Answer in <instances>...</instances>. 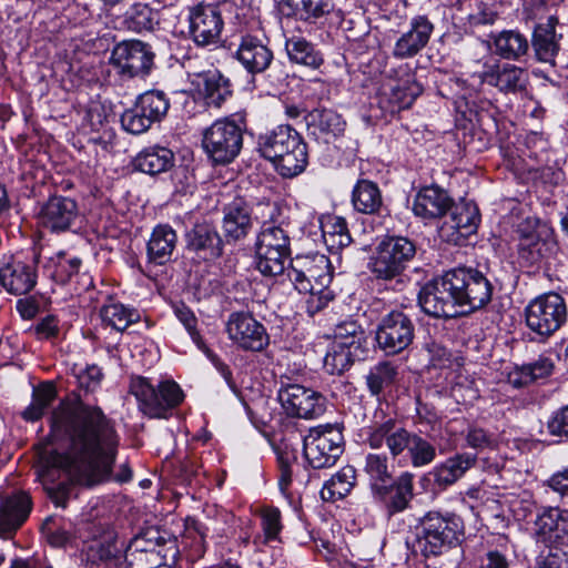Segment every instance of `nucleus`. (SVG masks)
Segmentation results:
<instances>
[{
  "label": "nucleus",
  "instance_id": "obj_1",
  "mask_svg": "<svg viewBox=\"0 0 568 568\" xmlns=\"http://www.w3.org/2000/svg\"><path fill=\"white\" fill-rule=\"evenodd\" d=\"M53 428L64 436L65 452L42 450L37 474L52 503L64 508L73 485L65 481L55 485L60 471L88 487L108 480L115 462L119 436L112 420L100 407L83 403L55 417Z\"/></svg>",
  "mask_w": 568,
  "mask_h": 568
},
{
  "label": "nucleus",
  "instance_id": "obj_2",
  "mask_svg": "<svg viewBox=\"0 0 568 568\" xmlns=\"http://www.w3.org/2000/svg\"><path fill=\"white\" fill-rule=\"evenodd\" d=\"M366 443L373 449L386 446L393 458L408 452L414 467H424L436 458V447L426 438L406 429L396 418L375 419L368 427Z\"/></svg>",
  "mask_w": 568,
  "mask_h": 568
},
{
  "label": "nucleus",
  "instance_id": "obj_3",
  "mask_svg": "<svg viewBox=\"0 0 568 568\" xmlns=\"http://www.w3.org/2000/svg\"><path fill=\"white\" fill-rule=\"evenodd\" d=\"M257 150L264 159L274 164L283 178H294L301 174L308 163L306 143L300 133L290 125H278L260 134Z\"/></svg>",
  "mask_w": 568,
  "mask_h": 568
},
{
  "label": "nucleus",
  "instance_id": "obj_4",
  "mask_svg": "<svg viewBox=\"0 0 568 568\" xmlns=\"http://www.w3.org/2000/svg\"><path fill=\"white\" fill-rule=\"evenodd\" d=\"M416 545L425 557H438L456 547L464 536V520L455 513L429 510L415 527Z\"/></svg>",
  "mask_w": 568,
  "mask_h": 568
},
{
  "label": "nucleus",
  "instance_id": "obj_5",
  "mask_svg": "<svg viewBox=\"0 0 568 568\" xmlns=\"http://www.w3.org/2000/svg\"><path fill=\"white\" fill-rule=\"evenodd\" d=\"M130 393L138 400L139 409L150 418H169L184 400V393L174 381H162L154 386L148 378L135 376L131 378Z\"/></svg>",
  "mask_w": 568,
  "mask_h": 568
},
{
  "label": "nucleus",
  "instance_id": "obj_6",
  "mask_svg": "<svg viewBox=\"0 0 568 568\" xmlns=\"http://www.w3.org/2000/svg\"><path fill=\"white\" fill-rule=\"evenodd\" d=\"M291 255L287 231L272 221H264L256 240V267L264 275H282Z\"/></svg>",
  "mask_w": 568,
  "mask_h": 568
},
{
  "label": "nucleus",
  "instance_id": "obj_7",
  "mask_svg": "<svg viewBox=\"0 0 568 568\" xmlns=\"http://www.w3.org/2000/svg\"><path fill=\"white\" fill-rule=\"evenodd\" d=\"M123 548L124 541H120L115 532H108L102 540L90 546V568H155L161 565L160 554L149 556L145 552H136L129 556Z\"/></svg>",
  "mask_w": 568,
  "mask_h": 568
},
{
  "label": "nucleus",
  "instance_id": "obj_8",
  "mask_svg": "<svg viewBox=\"0 0 568 568\" xmlns=\"http://www.w3.org/2000/svg\"><path fill=\"white\" fill-rule=\"evenodd\" d=\"M416 255L415 243L405 236H388L375 248L369 270L376 278L390 281L399 276Z\"/></svg>",
  "mask_w": 568,
  "mask_h": 568
},
{
  "label": "nucleus",
  "instance_id": "obj_9",
  "mask_svg": "<svg viewBox=\"0 0 568 568\" xmlns=\"http://www.w3.org/2000/svg\"><path fill=\"white\" fill-rule=\"evenodd\" d=\"M458 307L474 312L486 306L493 296V284L486 275L474 267H455L446 271Z\"/></svg>",
  "mask_w": 568,
  "mask_h": 568
},
{
  "label": "nucleus",
  "instance_id": "obj_10",
  "mask_svg": "<svg viewBox=\"0 0 568 568\" xmlns=\"http://www.w3.org/2000/svg\"><path fill=\"white\" fill-rule=\"evenodd\" d=\"M242 145V126L227 118L216 120L203 132V150L215 164L231 163L240 154Z\"/></svg>",
  "mask_w": 568,
  "mask_h": 568
},
{
  "label": "nucleus",
  "instance_id": "obj_11",
  "mask_svg": "<svg viewBox=\"0 0 568 568\" xmlns=\"http://www.w3.org/2000/svg\"><path fill=\"white\" fill-rule=\"evenodd\" d=\"M567 305L557 293L537 296L525 308V321L528 328L542 338H548L567 321Z\"/></svg>",
  "mask_w": 568,
  "mask_h": 568
},
{
  "label": "nucleus",
  "instance_id": "obj_12",
  "mask_svg": "<svg viewBox=\"0 0 568 568\" xmlns=\"http://www.w3.org/2000/svg\"><path fill=\"white\" fill-rule=\"evenodd\" d=\"M343 452V434L331 425L312 428L303 439L304 457L314 469L334 466Z\"/></svg>",
  "mask_w": 568,
  "mask_h": 568
},
{
  "label": "nucleus",
  "instance_id": "obj_13",
  "mask_svg": "<svg viewBox=\"0 0 568 568\" xmlns=\"http://www.w3.org/2000/svg\"><path fill=\"white\" fill-rule=\"evenodd\" d=\"M154 52L150 44L140 40L118 43L110 57V63L124 80L144 78L153 67Z\"/></svg>",
  "mask_w": 568,
  "mask_h": 568
},
{
  "label": "nucleus",
  "instance_id": "obj_14",
  "mask_svg": "<svg viewBox=\"0 0 568 568\" xmlns=\"http://www.w3.org/2000/svg\"><path fill=\"white\" fill-rule=\"evenodd\" d=\"M415 325L409 315L393 310L382 316L376 328V342L386 355H396L413 343Z\"/></svg>",
  "mask_w": 568,
  "mask_h": 568
},
{
  "label": "nucleus",
  "instance_id": "obj_15",
  "mask_svg": "<svg viewBox=\"0 0 568 568\" xmlns=\"http://www.w3.org/2000/svg\"><path fill=\"white\" fill-rule=\"evenodd\" d=\"M278 400L292 417L317 418L326 409V398L320 392L300 384H283L278 390Z\"/></svg>",
  "mask_w": 568,
  "mask_h": 568
},
{
  "label": "nucleus",
  "instance_id": "obj_16",
  "mask_svg": "<svg viewBox=\"0 0 568 568\" xmlns=\"http://www.w3.org/2000/svg\"><path fill=\"white\" fill-rule=\"evenodd\" d=\"M447 273L427 282L418 293V305L428 316L450 318L458 314L457 302Z\"/></svg>",
  "mask_w": 568,
  "mask_h": 568
},
{
  "label": "nucleus",
  "instance_id": "obj_17",
  "mask_svg": "<svg viewBox=\"0 0 568 568\" xmlns=\"http://www.w3.org/2000/svg\"><path fill=\"white\" fill-rule=\"evenodd\" d=\"M328 266L329 261L325 255L300 256L293 261L287 276L298 292L312 291L329 285L332 274Z\"/></svg>",
  "mask_w": 568,
  "mask_h": 568
},
{
  "label": "nucleus",
  "instance_id": "obj_18",
  "mask_svg": "<svg viewBox=\"0 0 568 568\" xmlns=\"http://www.w3.org/2000/svg\"><path fill=\"white\" fill-rule=\"evenodd\" d=\"M229 338L244 351L261 352L270 342L265 327L251 314L232 313L226 323Z\"/></svg>",
  "mask_w": 568,
  "mask_h": 568
},
{
  "label": "nucleus",
  "instance_id": "obj_19",
  "mask_svg": "<svg viewBox=\"0 0 568 568\" xmlns=\"http://www.w3.org/2000/svg\"><path fill=\"white\" fill-rule=\"evenodd\" d=\"M224 21L221 11L212 4H199L190 9L189 34L199 47L217 44Z\"/></svg>",
  "mask_w": 568,
  "mask_h": 568
},
{
  "label": "nucleus",
  "instance_id": "obj_20",
  "mask_svg": "<svg viewBox=\"0 0 568 568\" xmlns=\"http://www.w3.org/2000/svg\"><path fill=\"white\" fill-rule=\"evenodd\" d=\"M518 252L528 263H538L548 251L552 239L551 227L540 220L527 219L518 226Z\"/></svg>",
  "mask_w": 568,
  "mask_h": 568
},
{
  "label": "nucleus",
  "instance_id": "obj_21",
  "mask_svg": "<svg viewBox=\"0 0 568 568\" xmlns=\"http://www.w3.org/2000/svg\"><path fill=\"white\" fill-rule=\"evenodd\" d=\"M79 217L77 202L68 196L54 195L41 206L39 224L53 233L69 231Z\"/></svg>",
  "mask_w": 568,
  "mask_h": 568
},
{
  "label": "nucleus",
  "instance_id": "obj_22",
  "mask_svg": "<svg viewBox=\"0 0 568 568\" xmlns=\"http://www.w3.org/2000/svg\"><path fill=\"white\" fill-rule=\"evenodd\" d=\"M37 258L19 260L10 257L0 266V284L10 294L23 295L37 284Z\"/></svg>",
  "mask_w": 568,
  "mask_h": 568
},
{
  "label": "nucleus",
  "instance_id": "obj_23",
  "mask_svg": "<svg viewBox=\"0 0 568 568\" xmlns=\"http://www.w3.org/2000/svg\"><path fill=\"white\" fill-rule=\"evenodd\" d=\"M529 77L526 69L509 62H496L486 65L485 71L479 74V83H487L495 87L499 92L516 94L526 90Z\"/></svg>",
  "mask_w": 568,
  "mask_h": 568
},
{
  "label": "nucleus",
  "instance_id": "obj_24",
  "mask_svg": "<svg viewBox=\"0 0 568 568\" xmlns=\"http://www.w3.org/2000/svg\"><path fill=\"white\" fill-rule=\"evenodd\" d=\"M374 498L382 503L388 515H395L406 510L414 498V475L403 471L390 484L376 486L372 491Z\"/></svg>",
  "mask_w": 568,
  "mask_h": 568
},
{
  "label": "nucleus",
  "instance_id": "obj_25",
  "mask_svg": "<svg viewBox=\"0 0 568 568\" xmlns=\"http://www.w3.org/2000/svg\"><path fill=\"white\" fill-rule=\"evenodd\" d=\"M304 120L308 135L323 143L335 141L344 134L346 128L343 116L332 109H314Z\"/></svg>",
  "mask_w": 568,
  "mask_h": 568
},
{
  "label": "nucleus",
  "instance_id": "obj_26",
  "mask_svg": "<svg viewBox=\"0 0 568 568\" xmlns=\"http://www.w3.org/2000/svg\"><path fill=\"white\" fill-rule=\"evenodd\" d=\"M409 30L404 32L395 42L393 55L397 59H408L417 55L429 42L434 24L426 16H416L410 20Z\"/></svg>",
  "mask_w": 568,
  "mask_h": 568
},
{
  "label": "nucleus",
  "instance_id": "obj_27",
  "mask_svg": "<svg viewBox=\"0 0 568 568\" xmlns=\"http://www.w3.org/2000/svg\"><path fill=\"white\" fill-rule=\"evenodd\" d=\"M536 535L542 541H552L568 547V509L542 507L535 520Z\"/></svg>",
  "mask_w": 568,
  "mask_h": 568
},
{
  "label": "nucleus",
  "instance_id": "obj_28",
  "mask_svg": "<svg viewBox=\"0 0 568 568\" xmlns=\"http://www.w3.org/2000/svg\"><path fill=\"white\" fill-rule=\"evenodd\" d=\"M31 511L30 497L24 493H14L0 501V537L11 538L27 520Z\"/></svg>",
  "mask_w": 568,
  "mask_h": 568
},
{
  "label": "nucleus",
  "instance_id": "obj_29",
  "mask_svg": "<svg viewBox=\"0 0 568 568\" xmlns=\"http://www.w3.org/2000/svg\"><path fill=\"white\" fill-rule=\"evenodd\" d=\"M453 207V199L439 186L423 187L413 202V212L416 216L432 220L444 216Z\"/></svg>",
  "mask_w": 568,
  "mask_h": 568
},
{
  "label": "nucleus",
  "instance_id": "obj_30",
  "mask_svg": "<svg viewBox=\"0 0 568 568\" xmlns=\"http://www.w3.org/2000/svg\"><path fill=\"white\" fill-rule=\"evenodd\" d=\"M557 18L549 17L546 22L538 23L532 31L530 48L536 59L542 63L555 64V58L560 50L561 36L556 33Z\"/></svg>",
  "mask_w": 568,
  "mask_h": 568
},
{
  "label": "nucleus",
  "instance_id": "obj_31",
  "mask_svg": "<svg viewBox=\"0 0 568 568\" xmlns=\"http://www.w3.org/2000/svg\"><path fill=\"white\" fill-rule=\"evenodd\" d=\"M237 61L252 73L264 72L273 60V52L256 37L244 36L235 52Z\"/></svg>",
  "mask_w": 568,
  "mask_h": 568
},
{
  "label": "nucleus",
  "instance_id": "obj_32",
  "mask_svg": "<svg viewBox=\"0 0 568 568\" xmlns=\"http://www.w3.org/2000/svg\"><path fill=\"white\" fill-rule=\"evenodd\" d=\"M178 243L176 232L169 224L156 225L146 243L148 263L162 266L172 261Z\"/></svg>",
  "mask_w": 568,
  "mask_h": 568
},
{
  "label": "nucleus",
  "instance_id": "obj_33",
  "mask_svg": "<svg viewBox=\"0 0 568 568\" xmlns=\"http://www.w3.org/2000/svg\"><path fill=\"white\" fill-rule=\"evenodd\" d=\"M186 245L203 258H216L222 254V239L209 223L195 224L186 233Z\"/></svg>",
  "mask_w": 568,
  "mask_h": 568
},
{
  "label": "nucleus",
  "instance_id": "obj_34",
  "mask_svg": "<svg viewBox=\"0 0 568 568\" xmlns=\"http://www.w3.org/2000/svg\"><path fill=\"white\" fill-rule=\"evenodd\" d=\"M449 211V217L442 226L443 233H447V236H453L456 232L459 236L466 237L476 232L480 215L475 203L467 202L456 205L453 203V207Z\"/></svg>",
  "mask_w": 568,
  "mask_h": 568
},
{
  "label": "nucleus",
  "instance_id": "obj_35",
  "mask_svg": "<svg viewBox=\"0 0 568 568\" xmlns=\"http://www.w3.org/2000/svg\"><path fill=\"white\" fill-rule=\"evenodd\" d=\"M476 462L477 457L475 454H457L435 466L430 475L438 487L446 488L459 480L468 469L475 466Z\"/></svg>",
  "mask_w": 568,
  "mask_h": 568
},
{
  "label": "nucleus",
  "instance_id": "obj_36",
  "mask_svg": "<svg viewBox=\"0 0 568 568\" xmlns=\"http://www.w3.org/2000/svg\"><path fill=\"white\" fill-rule=\"evenodd\" d=\"M251 229V213L242 201H234L225 207L222 230L226 242H236L244 239Z\"/></svg>",
  "mask_w": 568,
  "mask_h": 568
},
{
  "label": "nucleus",
  "instance_id": "obj_37",
  "mask_svg": "<svg viewBox=\"0 0 568 568\" xmlns=\"http://www.w3.org/2000/svg\"><path fill=\"white\" fill-rule=\"evenodd\" d=\"M334 8L333 0H281L278 11L287 18L315 22Z\"/></svg>",
  "mask_w": 568,
  "mask_h": 568
},
{
  "label": "nucleus",
  "instance_id": "obj_38",
  "mask_svg": "<svg viewBox=\"0 0 568 568\" xmlns=\"http://www.w3.org/2000/svg\"><path fill=\"white\" fill-rule=\"evenodd\" d=\"M495 53L504 60L521 62L528 57L530 42L518 30H504L494 38Z\"/></svg>",
  "mask_w": 568,
  "mask_h": 568
},
{
  "label": "nucleus",
  "instance_id": "obj_39",
  "mask_svg": "<svg viewBox=\"0 0 568 568\" xmlns=\"http://www.w3.org/2000/svg\"><path fill=\"white\" fill-rule=\"evenodd\" d=\"M200 93L207 106L221 108L232 97V83L217 70H210L200 75Z\"/></svg>",
  "mask_w": 568,
  "mask_h": 568
},
{
  "label": "nucleus",
  "instance_id": "obj_40",
  "mask_svg": "<svg viewBox=\"0 0 568 568\" xmlns=\"http://www.w3.org/2000/svg\"><path fill=\"white\" fill-rule=\"evenodd\" d=\"M134 165L143 173L160 174L174 165V153L165 146H148L135 156Z\"/></svg>",
  "mask_w": 568,
  "mask_h": 568
},
{
  "label": "nucleus",
  "instance_id": "obj_41",
  "mask_svg": "<svg viewBox=\"0 0 568 568\" xmlns=\"http://www.w3.org/2000/svg\"><path fill=\"white\" fill-rule=\"evenodd\" d=\"M353 207L363 214H377L383 206L378 185L366 179L358 180L352 191Z\"/></svg>",
  "mask_w": 568,
  "mask_h": 568
},
{
  "label": "nucleus",
  "instance_id": "obj_42",
  "mask_svg": "<svg viewBox=\"0 0 568 568\" xmlns=\"http://www.w3.org/2000/svg\"><path fill=\"white\" fill-rule=\"evenodd\" d=\"M356 484V469L351 465L342 467L321 489L324 501L334 503L346 497Z\"/></svg>",
  "mask_w": 568,
  "mask_h": 568
},
{
  "label": "nucleus",
  "instance_id": "obj_43",
  "mask_svg": "<svg viewBox=\"0 0 568 568\" xmlns=\"http://www.w3.org/2000/svg\"><path fill=\"white\" fill-rule=\"evenodd\" d=\"M554 368V361L548 356L540 355L534 362L518 367L513 374H510L509 382L515 387H523L538 379L550 376Z\"/></svg>",
  "mask_w": 568,
  "mask_h": 568
},
{
  "label": "nucleus",
  "instance_id": "obj_44",
  "mask_svg": "<svg viewBox=\"0 0 568 568\" xmlns=\"http://www.w3.org/2000/svg\"><path fill=\"white\" fill-rule=\"evenodd\" d=\"M57 397L55 384L51 381L43 382L33 388L32 400L23 409L21 416L27 422L39 420Z\"/></svg>",
  "mask_w": 568,
  "mask_h": 568
},
{
  "label": "nucleus",
  "instance_id": "obj_45",
  "mask_svg": "<svg viewBox=\"0 0 568 568\" xmlns=\"http://www.w3.org/2000/svg\"><path fill=\"white\" fill-rule=\"evenodd\" d=\"M285 49L290 60L294 63L318 68L323 63L322 54L315 47L301 37H292L286 40Z\"/></svg>",
  "mask_w": 568,
  "mask_h": 568
},
{
  "label": "nucleus",
  "instance_id": "obj_46",
  "mask_svg": "<svg viewBox=\"0 0 568 568\" xmlns=\"http://www.w3.org/2000/svg\"><path fill=\"white\" fill-rule=\"evenodd\" d=\"M364 473L368 476L372 491L376 486L390 483L393 479V466L385 453H368L365 456Z\"/></svg>",
  "mask_w": 568,
  "mask_h": 568
},
{
  "label": "nucleus",
  "instance_id": "obj_47",
  "mask_svg": "<svg viewBox=\"0 0 568 568\" xmlns=\"http://www.w3.org/2000/svg\"><path fill=\"white\" fill-rule=\"evenodd\" d=\"M397 376L398 367L395 364L388 361L379 362L366 376L368 390L372 395L378 396L396 383Z\"/></svg>",
  "mask_w": 568,
  "mask_h": 568
},
{
  "label": "nucleus",
  "instance_id": "obj_48",
  "mask_svg": "<svg viewBox=\"0 0 568 568\" xmlns=\"http://www.w3.org/2000/svg\"><path fill=\"white\" fill-rule=\"evenodd\" d=\"M124 23L134 32L151 31L159 23V13L146 3H134L124 14Z\"/></svg>",
  "mask_w": 568,
  "mask_h": 568
},
{
  "label": "nucleus",
  "instance_id": "obj_49",
  "mask_svg": "<svg viewBox=\"0 0 568 568\" xmlns=\"http://www.w3.org/2000/svg\"><path fill=\"white\" fill-rule=\"evenodd\" d=\"M354 363V352L349 344L332 343L323 362L324 369L332 375H341Z\"/></svg>",
  "mask_w": 568,
  "mask_h": 568
},
{
  "label": "nucleus",
  "instance_id": "obj_50",
  "mask_svg": "<svg viewBox=\"0 0 568 568\" xmlns=\"http://www.w3.org/2000/svg\"><path fill=\"white\" fill-rule=\"evenodd\" d=\"M102 321L115 331L123 332L140 320V314L120 303L104 305L100 312Z\"/></svg>",
  "mask_w": 568,
  "mask_h": 568
},
{
  "label": "nucleus",
  "instance_id": "obj_51",
  "mask_svg": "<svg viewBox=\"0 0 568 568\" xmlns=\"http://www.w3.org/2000/svg\"><path fill=\"white\" fill-rule=\"evenodd\" d=\"M136 102L153 123L160 122L170 109V100L161 90H149L140 94Z\"/></svg>",
  "mask_w": 568,
  "mask_h": 568
},
{
  "label": "nucleus",
  "instance_id": "obj_52",
  "mask_svg": "<svg viewBox=\"0 0 568 568\" xmlns=\"http://www.w3.org/2000/svg\"><path fill=\"white\" fill-rule=\"evenodd\" d=\"M390 90V100L395 102L399 109H406L422 94L423 87L413 75H408L407 79L400 80L393 85Z\"/></svg>",
  "mask_w": 568,
  "mask_h": 568
},
{
  "label": "nucleus",
  "instance_id": "obj_53",
  "mask_svg": "<svg viewBox=\"0 0 568 568\" xmlns=\"http://www.w3.org/2000/svg\"><path fill=\"white\" fill-rule=\"evenodd\" d=\"M80 266L79 257H67L62 252L51 257L45 265L48 270L52 268L51 276L59 283H65L72 275L78 274Z\"/></svg>",
  "mask_w": 568,
  "mask_h": 568
},
{
  "label": "nucleus",
  "instance_id": "obj_54",
  "mask_svg": "<svg viewBox=\"0 0 568 568\" xmlns=\"http://www.w3.org/2000/svg\"><path fill=\"white\" fill-rule=\"evenodd\" d=\"M161 539L159 531L150 528L134 536L126 546L124 545L123 550L129 556L136 555V552H145L149 556H153V554H160L158 547L161 545Z\"/></svg>",
  "mask_w": 568,
  "mask_h": 568
},
{
  "label": "nucleus",
  "instance_id": "obj_55",
  "mask_svg": "<svg viewBox=\"0 0 568 568\" xmlns=\"http://www.w3.org/2000/svg\"><path fill=\"white\" fill-rule=\"evenodd\" d=\"M121 124L125 131L138 135L146 132L154 123L135 101L134 105L122 114Z\"/></svg>",
  "mask_w": 568,
  "mask_h": 568
},
{
  "label": "nucleus",
  "instance_id": "obj_56",
  "mask_svg": "<svg viewBox=\"0 0 568 568\" xmlns=\"http://www.w3.org/2000/svg\"><path fill=\"white\" fill-rule=\"evenodd\" d=\"M364 336L362 326L354 320L347 318L335 325L334 343L349 344L353 349H358Z\"/></svg>",
  "mask_w": 568,
  "mask_h": 568
},
{
  "label": "nucleus",
  "instance_id": "obj_57",
  "mask_svg": "<svg viewBox=\"0 0 568 568\" xmlns=\"http://www.w3.org/2000/svg\"><path fill=\"white\" fill-rule=\"evenodd\" d=\"M260 516L265 540H276L283 528L280 509L273 506H264L260 510Z\"/></svg>",
  "mask_w": 568,
  "mask_h": 568
},
{
  "label": "nucleus",
  "instance_id": "obj_58",
  "mask_svg": "<svg viewBox=\"0 0 568 568\" xmlns=\"http://www.w3.org/2000/svg\"><path fill=\"white\" fill-rule=\"evenodd\" d=\"M568 564V550L552 546L536 559L535 568H564Z\"/></svg>",
  "mask_w": 568,
  "mask_h": 568
},
{
  "label": "nucleus",
  "instance_id": "obj_59",
  "mask_svg": "<svg viewBox=\"0 0 568 568\" xmlns=\"http://www.w3.org/2000/svg\"><path fill=\"white\" fill-rule=\"evenodd\" d=\"M175 315L179 321L184 325L187 333L190 334L192 341L196 344L199 348H205V343L202 339L200 333L196 329L197 320L194 313L185 305H180L175 307Z\"/></svg>",
  "mask_w": 568,
  "mask_h": 568
},
{
  "label": "nucleus",
  "instance_id": "obj_60",
  "mask_svg": "<svg viewBox=\"0 0 568 568\" xmlns=\"http://www.w3.org/2000/svg\"><path fill=\"white\" fill-rule=\"evenodd\" d=\"M305 293L310 294L306 300V308L307 313L312 316L325 308L334 298L333 291H331L328 286L315 287L314 290L306 291Z\"/></svg>",
  "mask_w": 568,
  "mask_h": 568
},
{
  "label": "nucleus",
  "instance_id": "obj_61",
  "mask_svg": "<svg viewBox=\"0 0 568 568\" xmlns=\"http://www.w3.org/2000/svg\"><path fill=\"white\" fill-rule=\"evenodd\" d=\"M102 378V369L97 365H89L77 375L79 388L87 394L99 388Z\"/></svg>",
  "mask_w": 568,
  "mask_h": 568
},
{
  "label": "nucleus",
  "instance_id": "obj_62",
  "mask_svg": "<svg viewBox=\"0 0 568 568\" xmlns=\"http://www.w3.org/2000/svg\"><path fill=\"white\" fill-rule=\"evenodd\" d=\"M278 487L285 494L292 484V463L296 460L293 453L282 452L278 454Z\"/></svg>",
  "mask_w": 568,
  "mask_h": 568
},
{
  "label": "nucleus",
  "instance_id": "obj_63",
  "mask_svg": "<svg viewBox=\"0 0 568 568\" xmlns=\"http://www.w3.org/2000/svg\"><path fill=\"white\" fill-rule=\"evenodd\" d=\"M498 18L496 10L484 2H478L474 12L468 16V22L473 27L493 26Z\"/></svg>",
  "mask_w": 568,
  "mask_h": 568
},
{
  "label": "nucleus",
  "instance_id": "obj_64",
  "mask_svg": "<svg viewBox=\"0 0 568 568\" xmlns=\"http://www.w3.org/2000/svg\"><path fill=\"white\" fill-rule=\"evenodd\" d=\"M547 428L551 435L568 439V405L552 413L547 422Z\"/></svg>",
  "mask_w": 568,
  "mask_h": 568
}]
</instances>
